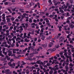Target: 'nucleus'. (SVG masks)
<instances>
[{
    "mask_svg": "<svg viewBox=\"0 0 74 74\" xmlns=\"http://www.w3.org/2000/svg\"><path fill=\"white\" fill-rule=\"evenodd\" d=\"M5 73H7L8 74H11L12 73V72L10 71L9 69H6L5 71Z\"/></svg>",
    "mask_w": 74,
    "mask_h": 74,
    "instance_id": "nucleus-1",
    "label": "nucleus"
},
{
    "mask_svg": "<svg viewBox=\"0 0 74 74\" xmlns=\"http://www.w3.org/2000/svg\"><path fill=\"white\" fill-rule=\"evenodd\" d=\"M69 5H70V4H69V3H67L66 4V5H65V4H64L63 5V6H64V8H67V7H69Z\"/></svg>",
    "mask_w": 74,
    "mask_h": 74,
    "instance_id": "nucleus-2",
    "label": "nucleus"
},
{
    "mask_svg": "<svg viewBox=\"0 0 74 74\" xmlns=\"http://www.w3.org/2000/svg\"><path fill=\"white\" fill-rule=\"evenodd\" d=\"M69 27H71V29H73L74 27V25L72 23H70L69 24Z\"/></svg>",
    "mask_w": 74,
    "mask_h": 74,
    "instance_id": "nucleus-3",
    "label": "nucleus"
},
{
    "mask_svg": "<svg viewBox=\"0 0 74 74\" xmlns=\"http://www.w3.org/2000/svg\"><path fill=\"white\" fill-rule=\"evenodd\" d=\"M7 52H8V55L9 56H10L11 55V54H12V51H10V50H9L7 51Z\"/></svg>",
    "mask_w": 74,
    "mask_h": 74,
    "instance_id": "nucleus-4",
    "label": "nucleus"
},
{
    "mask_svg": "<svg viewBox=\"0 0 74 74\" xmlns=\"http://www.w3.org/2000/svg\"><path fill=\"white\" fill-rule=\"evenodd\" d=\"M53 45V43L52 42H50L48 45L49 47H52V46Z\"/></svg>",
    "mask_w": 74,
    "mask_h": 74,
    "instance_id": "nucleus-5",
    "label": "nucleus"
},
{
    "mask_svg": "<svg viewBox=\"0 0 74 74\" xmlns=\"http://www.w3.org/2000/svg\"><path fill=\"white\" fill-rule=\"evenodd\" d=\"M34 56V54L33 53L30 54L29 56V57L30 58H32Z\"/></svg>",
    "mask_w": 74,
    "mask_h": 74,
    "instance_id": "nucleus-6",
    "label": "nucleus"
},
{
    "mask_svg": "<svg viewBox=\"0 0 74 74\" xmlns=\"http://www.w3.org/2000/svg\"><path fill=\"white\" fill-rule=\"evenodd\" d=\"M6 20L7 21V22H8V23H10V22H11V21H10V18H6Z\"/></svg>",
    "mask_w": 74,
    "mask_h": 74,
    "instance_id": "nucleus-7",
    "label": "nucleus"
},
{
    "mask_svg": "<svg viewBox=\"0 0 74 74\" xmlns=\"http://www.w3.org/2000/svg\"><path fill=\"white\" fill-rule=\"evenodd\" d=\"M59 37H60V36H58V35L55 36V39H56V40H58V39H59Z\"/></svg>",
    "mask_w": 74,
    "mask_h": 74,
    "instance_id": "nucleus-8",
    "label": "nucleus"
},
{
    "mask_svg": "<svg viewBox=\"0 0 74 74\" xmlns=\"http://www.w3.org/2000/svg\"><path fill=\"white\" fill-rule=\"evenodd\" d=\"M64 37L63 36H61L60 37V39L61 40V41H63V40H64Z\"/></svg>",
    "mask_w": 74,
    "mask_h": 74,
    "instance_id": "nucleus-9",
    "label": "nucleus"
},
{
    "mask_svg": "<svg viewBox=\"0 0 74 74\" xmlns=\"http://www.w3.org/2000/svg\"><path fill=\"white\" fill-rule=\"evenodd\" d=\"M40 62H41V60H38L37 61L36 63V64H40Z\"/></svg>",
    "mask_w": 74,
    "mask_h": 74,
    "instance_id": "nucleus-10",
    "label": "nucleus"
},
{
    "mask_svg": "<svg viewBox=\"0 0 74 74\" xmlns=\"http://www.w3.org/2000/svg\"><path fill=\"white\" fill-rule=\"evenodd\" d=\"M7 10L8 11L10 12V14H11L12 12V11L11 10V9H10V8H8L7 9Z\"/></svg>",
    "mask_w": 74,
    "mask_h": 74,
    "instance_id": "nucleus-11",
    "label": "nucleus"
},
{
    "mask_svg": "<svg viewBox=\"0 0 74 74\" xmlns=\"http://www.w3.org/2000/svg\"><path fill=\"white\" fill-rule=\"evenodd\" d=\"M33 52H34L33 53L34 54H38V52L36 51H34Z\"/></svg>",
    "mask_w": 74,
    "mask_h": 74,
    "instance_id": "nucleus-12",
    "label": "nucleus"
},
{
    "mask_svg": "<svg viewBox=\"0 0 74 74\" xmlns=\"http://www.w3.org/2000/svg\"><path fill=\"white\" fill-rule=\"evenodd\" d=\"M44 30H45V29H44V28H42L41 29L40 32H41V33H44Z\"/></svg>",
    "mask_w": 74,
    "mask_h": 74,
    "instance_id": "nucleus-13",
    "label": "nucleus"
},
{
    "mask_svg": "<svg viewBox=\"0 0 74 74\" xmlns=\"http://www.w3.org/2000/svg\"><path fill=\"white\" fill-rule=\"evenodd\" d=\"M59 45H56L55 46V47L57 49H58V48H59Z\"/></svg>",
    "mask_w": 74,
    "mask_h": 74,
    "instance_id": "nucleus-14",
    "label": "nucleus"
},
{
    "mask_svg": "<svg viewBox=\"0 0 74 74\" xmlns=\"http://www.w3.org/2000/svg\"><path fill=\"white\" fill-rule=\"evenodd\" d=\"M9 2H5L4 3V4H5V5H8V4H9Z\"/></svg>",
    "mask_w": 74,
    "mask_h": 74,
    "instance_id": "nucleus-15",
    "label": "nucleus"
},
{
    "mask_svg": "<svg viewBox=\"0 0 74 74\" xmlns=\"http://www.w3.org/2000/svg\"><path fill=\"white\" fill-rule=\"evenodd\" d=\"M29 40H28L27 39V38H25V41H26L27 42H29Z\"/></svg>",
    "mask_w": 74,
    "mask_h": 74,
    "instance_id": "nucleus-16",
    "label": "nucleus"
},
{
    "mask_svg": "<svg viewBox=\"0 0 74 74\" xmlns=\"http://www.w3.org/2000/svg\"><path fill=\"white\" fill-rule=\"evenodd\" d=\"M53 73V70L51 69V71H50L49 72V74H52V73Z\"/></svg>",
    "mask_w": 74,
    "mask_h": 74,
    "instance_id": "nucleus-17",
    "label": "nucleus"
},
{
    "mask_svg": "<svg viewBox=\"0 0 74 74\" xmlns=\"http://www.w3.org/2000/svg\"><path fill=\"white\" fill-rule=\"evenodd\" d=\"M46 25H47L49 26V27H51V25L50 24V23H47Z\"/></svg>",
    "mask_w": 74,
    "mask_h": 74,
    "instance_id": "nucleus-18",
    "label": "nucleus"
},
{
    "mask_svg": "<svg viewBox=\"0 0 74 74\" xmlns=\"http://www.w3.org/2000/svg\"><path fill=\"white\" fill-rule=\"evenodd\" d=\"M46 23H49V20H48L47 18L46 19Z\"/></svg>",
    "mask_w": 74,
    "mask_h": 74,
    "instance_id": "nucleus-19",
    "label": "nucleus"
},
{
    "mask_svg": "<svg viewBox=\"0 0 74 74\" xmlns=\"http://www.w3.org/2000/svg\"><path fill=\"white\" fill-rule=\"evenodd\" d=\"M46 63H48V61H45L43 62V64H45Z\"/></svg>",
    "mask_w": 74,
    "mask_h": 74,
    "instance_id": "nucleus-20",
    "label": "nucleus"
},
{
    "mask_svg": "<svg viewBox=\"0 0 74 74\" xmlns=\"http://www.w3.org/2000/svg\"><path fill=\"white\" fill-rule=\"evenodd\" d=\"M53 16H54V15L51 14L49 16V17H50V18H53Z\"/></svg>",
    "mask_w": 74,
    "mask_h": 74,
    "instance_id": "nucleus-21",
    "label": "nucleus"
},
{
    "mask_svg": "<svg viewBox=\"0 0 74 74\" xmlns=\"http://www.w3.org/2000/svg\"><path fill=\"white\" fill-rule=\"evenodd\" d=\"M69 61L70 62H73V60H72V59L71 58V57H69Z\"/></svg>",
    "mask_w": 74,
    "mask_h": 74,
    "instance_id": "nucleus-22",
    "label": "nucleus"
},
{
    "mask_svg": "<svg viewBox=\"0 0 74 74\" xmlns=\"http://www.w3.org/2000/svg\"><path fill=\"white\" fill-rule=\"evenodd\" d=\"M9 35H10V33H7L6 34V36H5V37H7V36Z\"/></svg>",
    "mask_w": 74,
    "mask_h": 74,
    "instance_id": "nucleus-23",
    "label": "nucleus"
},
{
    "mask_svg": "<svg viewBox=\"0 0 74 74\" xmlns=\"http://www.w3.org/2000/svg\"><path fill=\"white\" fill-rule=\"evenodd\" d=\"M63 52H61L60 53V55L61 56L63 55Z\"/></svg>",
    "mask_w": 74,
    "mask_h": 74,
    "instance_id": "nucleus-24",
    "label": "nucleus"
},
{
    "mask_svg": "<svg viewBox=\"0 0 74 74\" xmlns=\"http://www.w3.org/2000/svg\"><path fill=\"white\" fill-rule=\"evenodd\" d=\"M29 22L30 23H32V18H30L29 19Z\"/></svg>",
    "mask_w": 74,
    "mask_h": 74,
    "instance_id": "nucleus-25",
    "label": "nucleus"
},
{
    "mask_svg": "<svg viewBox=\"0 0 74 74\" xmlns=\"http://www.w3.org/2000/svg\"><path fill=\"white\" fill-rule=\"evenodd\" d=\"M42 64V65L43 66H44V65L45 64H43V62H41L40 63V64Z\"/></svg>",
    "mask_w": 74,
    "mask_h": 74,
    "instance_id": "nucleus-26",
    "label": "nucleus"
},
{
    "mask_svg": "<svg viewBox=\"0 0 74 74\" xmlns=\"http://www.w3.org/2000/svg\"><path fill=\"white\" fill-rule=\"evenodd\" d=\"M60 12H61V13H64V11L62 10H59Z\"/></svg>",
    "mask_w": 74,
    "mask_h": 74,
    "instance_id": "nucleus-27",
    "label": "nucleus"
},
{
    "mask_svg": "<svg viewBox=\"0 0 74 74\" xmlns=\"http://www.w3.org/2000/svg\"><path fill=\"white\" fill-rule=\"evenodd\" d=\"M35 43L36 42H33L32 43V45H33V46H36V44H35Z\"/></svg>",
    "mask_w": 74,
    "mask_h": 74,
    "instance_id": "nucleus-28",
    "label": "nucleus"
},
{
    "mask_svg": "<svg viewBox=\"0 0 74 74\" xmlns=\"http://www.w3.org/2000/svg\"><path fill=\"white\" fill-rule=\"evenodd\" d=\"M28 70V69H27L25 71L26 74H29V71Z\"/></svg>",
    "mask_w": 74,
    "mask_h": 74,
    "instance_id": "nucleus-29",
    "label": "nucleus"
},
{
    "mask_svg": "<svg viewBox=\"0 0 74 74\" xmlns=\"http://www.w3.org/2000/svg\"><path fill=\"white\" fill-rule=\"evenodd\" d=\"M11 21H14L15 19V18L13 17H12L11 18Z\"/></svg>",
    "mask_w": 74,
    "mask_h": 74,
    "instance_id": "nucleus-30",
    "label": "nucleus"
},
{
    "mask_svg": "<svg viewBox=\"0 0 74 74\" xmlns=\"http://www.w3.org/2000/svg\"><path fill=\"white\" fill-rule=\"evenodd\" d=\"M25 26H26V28H27V27H28V24L25 23Z\"/></svg>",
    "mask_w": 74,
    "mask_h": 74,
    "instance_id": "nucleus-31",
    "label": "nucleus"
},
{
    "mask_svg": "<svg viewBox=\"0 0 74 74\" xmlns=\"http://www.w3.org/2000/svg\"><path fill=\"white\" fill-rule=\"evenodd\" d=\"M43 33H40V37H42V36H43Z\"/></svg>",
    "mask_w": 74,
    "mask_h": 74,
    "instance_id": "nucleus-32",
    "label": "nucleus"
},
{
    "mask_svg": "<svg viewBox=\"0 0 74 74\" xmlns=\"http://www.w3.org/2000/svg\"><path fill=\"white\" fill-rule=\"evenodd\" d=\"M35 32L36 33H37V34H39V33H40V32H39V31H38L37 30H35Z\"/></svg>",
    "mask_w": 74,
    "mask_h": 74,
    "instance_id": "nucleus-33",
    "label": "nucleus"
},
{
    "mask_svg": "<svg viewBox=\"0 0 74 74\" xmlns=\"http://www.w3.org/2000/svg\"><path fill=\"white\" fill-rule=\"evenodd\" d=\"M16 47H19V45H18V42H16Z\"/></svg>",
    "mask_w": 74,
    "mask_h": 74,
    "instance_id": "nucleus-34",
    "label": "nucleus"
},
{
    "mask_svg": "<svg viewBox=\"0 0 74 74\" xmlns=\"http://www.w3.org/2000/svg\"><path fill=\"white\" fill-rule=\"evenodd\" d=\"M31 64H32V65H33V64H36V62H34L31 63Z\"/></svg>",
    "mask_w": 74,
    "mask_h": 74,
    "instance_id": "nucleus-35",
    "label": "nucleus"
},
{
    "mask_svg": "<svg viewBox=\"0 0 74 74\" xmlns=\"http://www.w3.org/2000/svg\"><path fill=\"white\" fill-rule=\"evenodd\" d=\"M16 26H14V30H16Z\"/></svg>",
    "mask_w": 74,
    "mask_h": 74,
    "instance_id": "nucleus-36",
    "label": "nucleus"
},
{
    "mask_svg": "<svg viewBox=\"0 0 74 74\" xmlns=\"http://www.w3.org/2000/svg\"><path fill=\"white\" fill-rule=\"evenodd\" d=\"M16 8H14L12 9V10L13 12L15 11V10H16Z\"/></svg>",
    "mask_w": 74,
    "mask_h": 74,
    "instance_id": "nucleus-37",
    "label": "nucleus"
},
{
    "mask_svg": "<svg viewBox=\"0 0 74 74\" xmlns=\"http://www.w3.org/2000/svg\"><path fill=\"white\" fill-rule=\"evenodd\" d=\"M26 68H28L29 69H32V67H29V66H26Z\"/></svg>",
    "mask_w": 74,
    "mask_h": 74,
    "instance_id": "nucleus-38",
    "label": "nucleus"
},
{
    "mask_svg": "<svg viewBox=\"0 0 74 74\" xmlns=\"http://www.w3.org/2000/svg\"><path fill=\"white\" fill-rule=\"evenodd\" d=\"M32 48L31 46L29 47L28 49V50H30V49Z\"/></svg>",
    "mask_w": 74,
    "mask_h": 74,
    "instance_id": "nucleus-39",
    "label": "nucleus"
},
{
    "mask_svg": "<svg viewBox=\"0 0 74 74\" xmlns=\"http://www.w3.org/2000/svg\"><path fill=\"white\" fill-rule=\"evenodd\" d=\"M42 46L43 47H44V48H45V47H46L47 46V45L45 44V45H43Z\"/></svg>",
    "mask_w": 74,
    "mask_h": 74,
    "instance_id": "nucleus-40",
    "label": "nucleus"
},
{
    "mask_svg": "<svg viewBox=\"0 0 74 74\" xmlns=\"http://www.w3.org/2000/svg\"><path fill=\"white\" fill-rule=\"evenodd\" d=\"M34 66L36 67H38V65L37 64H36L34 65Z\"/></svg>",
    "mask_w": 74,
    "mask_h": 74,
    "instance_id": "nucleus-41",
    "label": "nucleus"
},
{
    "mask_svg": "<svg viewBox=\"0 0 74 74\" xmlns=\"http://www.w3.org/2000/svg\"><path fill=\"white\" fill-rule=\"evenodd\" d=\"M65 68L66 70H68V69H69V68H68V66L66 65L65 66Z\"/></svg>",
    "mask_w": 74,
    "mask_h": 74,
    "instance_id": "nucleus-42",
    "label": "nucleus"
},
{
    "mask_svg": "<svg viewBox=\"0 0 74 74\" xmlns=\"http://www.w3.org/2000/svg\"><path fill=\"white\" fill-rule=\"evenodd\" d=\"M14 61V60L12 59H11V60H10V62H13Z\"/></svg>",
    "mask_w": 74,
    "mask_h": 74,
    "instance_id": "nucleus-43",
    "label": "nucleus"
},
{
    "mask_svg": "<svg viewBox=\"0 0 74 74\" xmlns=\"http://www.w3.org/2000/svg\"><path fill=\"white\" fill-rule=\"evenodd\" d=\"M13 58H14V59H18V58L16 56H13Z\"/></svg>",
    "mask_w": 74,
    "mask_h": 74,
    "instance_id": "nucleus-44",
    "label": "nucleus"
},
{
    "mask_svg": "<svg viewBox=\"0 0 74 74\" xmlns=\"http://www.w3.org/2000/svg\"><path fill=\"white\" fill-rule=\"evenodd\" d=\"M41 39H42L43 40H44L45 39V37H42L41 38Z\"/></svg>",
    "mask_w": 74,
    "mask_h": 74,
    "instance_id": "nucleus-45",
    "label": "nucleus"
},
{
    "mask_svg": "<svg viewBox=\"0 0 74 74\" xmlns=\"http://www.w3.org/2000/svg\"><path fill=\"white\" fill-rule=\"evenodd\" d=\"M38 69L37 70V72H38L40 70V69L39 68H36V69Z\"/></svg>",
    "mask_w": 74,
    "mask_h": 74,
    "instance_id": "nucleus-46",
    "label": "nucleus"
},
{
    "mask_svg": "<svg viewBox=\"0 0 74 74\" xmlns=\"http://www.w3.org/2000/svg\"><path fill=\"white\" fill-rule=\"evenodd\" d=\"M34 38V41H37V38Z\"/></svg>",
    "mask_w": 74,
    "mask_h": 74,
    "instance_id": "nucleus-47",
    "label": "nucleus"
},
{
    "mask_svg": "<svg viewBox=\"0 0 74 74\" xmlns=\"http://www.w3.org/2000/svg\"><path fill=\"white\" fill-rule=\"evenodd\" d=\"M40 67L41 69H43V67H42V66L41 65H40Z\"/></svg>",
    "mask_w": 74,
    "mask_h": 74,
    "instance_id": "nucleus-48",
    "label": "nucleus"
},
{
    "mask_svg": "<svg viewBox=\"0 0 74 74\" xmlns=\"http://www.w3.org/2000/svg\"><path fill=\"white\" fill-rule=\"evenodd\" d=\"M8 37H9V38H12V36H11L10 35H9L8 36Z\"/></svg>",
    "mask_w": 74,
    "mask_h": 74,
    "instance_id": "nucleus-49",
    "label": "nucleus"
},
{
    "mask_svg": "<svg viewBox=\"0 0 74 74\" xmlns=\"http://www.w3.org/2000/svg\"><path fill=\"white\" fill-rule=\"evenodd\" d=\"M12 29H13V27L12 26L10 27L9 29V30H10L11 29L12 30Z\"/></svg>",
    "mask_w": 74,
    "mask_h": 74,
    "instance_id": "nucleus-50",
    "label": "nucleus"
},
{
    "mask_svg": "<svg viewBox=\"0 0 74 74\" xmlns=\"http://www.w3.org/2000/svg\"><path fill=\"white\" fill-rule=\"evenodd\" d=\"M40 17V16H36V19H38V18Z\"/></svg>",
    "mask_w": 74,
    "mask_h": 74,
    "instance_id": "nucleus-51",
    "label": "nucleus"
},
{
    "mask_svg": "<svg viewBox=\"0 0 74 74\" xmlns=\"http://www.w3.org/2000/svg\"><path fill=\"white\" fill-rule=\"evenodd\" d=\"M16 21L17 22H19V19H18V18H16L15 19Z\"/></svg>",
    "mask_w": 74,
    "mask_h": 74,
    "instance_id": "nucleus-52",
    "label": "nucleus"
},
{
    "mask_svg": "<svg viewBox=\"0 0 74 74\" xmlns=\"http://www.w3.org/2000/svg\"><path fill=\"white\" fill-rule=\"evenodd\" d=\"M69 22H70V20H67L66 22V23H69Z\"/></svg>",
    "mask_w": 74,
    "mask_h": 74,
    "instance_id": "nucleus-53",
    "label": "nucleus"
},
{
    "mask_svg": "<svg viewBox=\"0 0 74 74\" xmlns=\"http://www.w3.org/2000/svg\"><path fill=\"white\" fill-rule=\"evenodd\" d=\"M66 33L67 34H70V31H66Z\"/></svg>",
    "mask_w": 74,
    "mask_h": 74,
    "instance_id": "nucleus-54",
    "label": "nucleus"
},
{
    "mask_svg": "<svg viewBox=\"0 0 74 74\" xmlns=\"http://www.w3.org/2000/svg\"><path fill=\"white\" fill-rule=\"evenodd\" d=\"M11 16H11V15H9V16H6L7 18H8V17H11Z\"/></svg>",
    "mask_w": 74,
    "mask_h": 74,
    "instance_id": "nucleus-55",
    "label": "nucleus"
},
{
    "mask_svg": "<svg viewBox=\"0 0 74 74\" xmlns=\"http://www.w3.org/2000/svg\"><path fill=\"white\" fill-rule=\"evenodd\" d=\"M33 22L35 23H37V21H36V19H34L33 21Z\"/></svg>",
    "mask_w": 74,
    "mask_h": 74,
    "instance_id": "nucleus-56",
    "label": "nucleus"
},
{
    "mask_svg": "<svg viewBox=\"0 0 74 74\" xmlns=\"http://www.w3.org/2000/svg\"><path fill=\"white\" fill-rule=\"evenodd\" d=\"M53 57H52L51 58H50L49 59V60H53Z\"/></svg>",
    "mask_w": 74,
    "mask_h": 74,
    "instance_id": "nucleus-57",
    "label": "nucleus"
},
{
    "mask_svg": "<svg viewBox=\"0 0 74 74\" xmlns=\"http://www.w3.org/2000/svg\"><path fill=\"white\" fill-rule=\"evenodd\" d=\"M15 12H13L12 13V15H15Z\"/></svg>",
    "mask_w": 74,
    "mask_h": 74,
    "instance_id": "nucleus-58",
    "label": "nucleus"
},
{
    "mask_svg": "<svg viewBox=\"0 0 74 74\" xmlns=\"http://www.w3.org/2000/svg\"><path fill=\"white\" fill-rule=\"evenodd\" d=\"M64 55L65 56H67V53H64Z\"/></svg>",
    "mask_w": 74,
    "mask_h": 74,
    "instance_id": "nucleus-59",
    "label": "nucleus"
},
{
    "mask_svg": "<svg viewBox=\"0 0 74 74\" xmlns=\"http://www.w3.org/2000/svg\"><path fill=\"white\" fill-rule=\"evenodd\" d=\"M58 2L55 3V4H54L55 5H58Z\"/></svg>",
    "mask_w": 74,
    "mask_h": 74,
    "instance_id": "nucleus-60",
    "label": "nucleus"
},
{
    "mask_svg": "<svg viewBox=\"0 0 74 74\" xmlns=\"http://www.w3.org/2000/svg\"><path fill=\"white\" fill-rule=\"evenodd\" d=\"M47 66H50V64H49V63H47Z\"/></svg>",
    "mask_w": 74,
    "mask_h": 74,
    "instance_id": "nucleus-61",
    "label": "nucleus"
},
{
    "mask_svg": "<svg viewBox=\"0 0 74 74\" xmlns=\"http://www.w3.org/2000/svg\"><path fill=\"white\" fill-rule=\"evenodd\" d=\"M71 52H69V53H68L69 55H71Z\"/></svg>",
    "mask_w": 74,
    "mask_h": 74,
    "instance_id": "nucleus-62",
    "label": "nucleus"
},
{
    "mask_svg": "<svg viewBox=\"0 0 74 74\" xmlns=\"http://www.w3.org/2000/svg\"><path fill=\"white\" fill-rule=\"evenodd\" d=\"M54 58L55 59H58V58L56 56H54Z\"/></svg>",
    "mask_w": 74,
    "mask_h": 74,
    "instance_id": "nucleus-63",
    "label": "nucleus"
},
{
    "mask_svg": "<svg viewBox=\"0 0 74 74\" xmlns=\"http://www.w3.org/2000/svg\"><path fill=\"white\" fill-rule=\"evenodd\" d=\"M43 27H44V25H41L40 26V28H42Z\"/></svg>",
    "mask_w": 74,
    "mask_h": 74,
    "instance_id": "nucleus-64",
    "label": "nucleus"
}]
</instances>
